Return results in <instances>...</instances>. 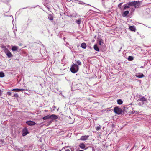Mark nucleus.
<instances>
[{
  "instance_id": "obj_1",
  "label": "nucleus",
  "mask_w": 151,
  "mask_h": 151,
  "mask_svg": "<svg viewBox=\"0 0 151 151\" xmlns=\"http://www.w3.org/2000/svg\"><path fill=\"white\" fill-rule=\"evenodd\" d=\"M139 101H140L138 103V105L141 106H143V105L146 103L147 101V99L145 97L142 96L141 95H139Z\"/></svg>"
},
{
  "instance_id": "obj_2",
  "label": "nucleus",
  "mask_w": 151,
  "mask_h": 151,
  "mask_svg": "<svg viewBox=\"0 0 151 151\" xmlns=\"http://www.w3.org/2000/svg\"><path fill=\"white\" fill-rule=\"evenodd\" d=\"M79 70V67L76 64L72 65L70 68L71 71L73 73H76Z\"/></svg>"
},
{
  "instance_id": "obj_3",
  "label": "nucleus",
  "mask_w": 151,
  "mask_h": 151,
  "mask_svg": "<svg viewBox=\"0 0 151 151\" xmlns=\"http://www.w3.org/2000/svg\"><path fill=\"white\" fill-rule=\"evenodd\" d=\"M114 111L118 114H120L123 112V111L121 109L117 107L114 108Z\"/></svg>"
},
{
  "instance_id": "obj_4",
  "label": "nucleus",
  "mask_w": 151,
  "mask_h": 151,
  "mask_svg": "<svg viewBox=\"0 0 151 151\" xmlns=\"http://www.w3.org/2000/svg\"><path fill=\"white\" fill-rule=\"evenodd\" d=\"M4 51L5 54L9 58H11L12 56V55L7 49H6Z\"/></svg>"
},
{
  "instance_id": "obj_5",
  "label": "nucleus",
  "mask_w": 151,
  "mask_h": 151,
  "mask_svg": "<svg viewBox=\"0 0 151 151\" xmlns=\"http://www.w3.org/2000/svg\"><path fill=\"white\" fill-rule=\"evenodd\" d=\"M50 119H52V120L50 122V123H51L53 122V120L56 119H58V116L52 114L50 115Z\"/></svg>"
},
{
  "instance_id": "obj_6",
  "label": "nucleus",
  "mask_w": 151,
  "mask_h": 151,
  "mask_svg": "<svg viewBox=\"0 0 151 151\" xmlns=\"http://www.w3.org/2000/svg\"><path fill=\"white\" fill-rule=\"evenodd\" d=\"M134 7L135 8H138L140 6V5L141 4V2L140 1H134Z\"/></svg>"
},
{
  "instance_id": "obj_7",
  "label": "nucleus",
  "mask_w": 151,
  "mask_h": 151,
  "mask_svg": "<svg viewBox=\"0 0 151 151\" xmlns=\"http://www.w3.org/2000/svg\"><path fill=\"white\" fill-rule=\"evenodd\" d=\"M26 124L29 125L33 126L36 124L35 123L32 121H27L26 122Z\"/></svg>"
},
{
  "instance_id": "obj_8",
  "label": "nucleus",
  "mask_w": 151,
  "mask_h": 151,
  "mask_svg": "<svg viewBox=\"0 0 151 151\" xmlns=\"http://www.w3.org/2000/svg\"><path fill=\"white\" fill-rule=\"evenodd\" d=\"M89 137L88 135L82 136L81 137L80 139L82 140H86L88 139Z\"/></svg>"
},
{
  "instance_id": "obj_9",
  "label": "nucleus",
  "mask_w": 151,
  "mask_h": 151,
  "mask_svg": "<svg viewBox=\"0 0 151 151\" xmlns=\"http://www.w3.org/2000/svg\"><path fill=\"white\" fill-rule=\"evenodd\" d=\"M22 135L23 136H26L28 133V131L27 128H24L23 129Z\"/></svg>"
},
{
  "instance_id": "obj_10",
  "label": "nucleus",
  "mask_w": 151,
  "mask_h": 151,
  "mask_svg": "<svg viewBox=\"0 0 151 151\" xmlns=\"http://www.w3.org/2000/svg\"><path fill=\"white\" fill-rule=\"evenodd\" d=\"M129 28L131 31L135 32L136 31V28L134 26H130L129 27Z\"/></svg>"
},
{
  "instance_id": "obj_11",
  "label": "nucleus",
  "mask_w": 151,
  "mask_h": 151,
  "mask_svg": "<svg viewBox=\"0 0 151 151\" xmlns=\"http://www.w3.org/2000/svg\"><path fill=\"white\" fill-rule=\"evenodd\" d=\"M136 76L138 78H140L144 77V76L142 73H139V74H137L136 75Z\"/></svg>"
},
{
  "instance_id": "obj_12",
  "label": "nucleus",
  "mask_w": 151,
  "mask_h": 151,
  "mask_svg": "<svg viewBox=\"0 0 151 151\" xmlns=\"http://www.w3.org/2000/svg\"><path fill=\"white\" fill-rule=\"evenodd\" d=\"M129 3L125 4L124 5V10H126L127 8H129Z\"/></svg>"
},
{
  "instance_id": "obj_13",
  "label": "nucleus",
  "mask_w": 151,
  "mask_h": 151,
  "mask_svg": "<svg viewBox=\"0 0 151 151\" xmlns=\"http://www.w3.org/2000/svg\"><path fill=\"white\" fill-rule=\"evenodd\" d=\"M24 89H18V88H15L14 89L12 90V91H16V92H19L21 91H24Z\"/></svg>"
},
{
  "instance_id": "obj_14",
  "label": "nucleus",
  "mask_w": 151,
  "mask_h": 151,
  "mask_svg": "<svg viewBox=\"0 0 151 151\" xmlns=\"http://www.w3.org/2000/svg\"><path fill=\"white\" fill-rule=\"evenodd\" d=\"M129 11H125L122 14V16L124 17H125L127 16L129 13Z\"/></svg>"
},
{
  "instance_id": "obj_15",
  "label": "nucleus",
  "mask_w": 151,
  "mask_h": 151,
  "mask_svg": "<svg viewBox=\"0 0 151 151\" xmlns=\"http://www.w3.org/2000/svg\"><path fill=\"white\" fill-rule=\"evenodd\" d=\"M76 1H77L78 2V3L80 4L83 5V4H85L86 5H88V6H90L89 4H86L81 1H79L78 0H76Z\"/></svg>"
},
{
  "instance_id": "obj_16",
  "label": "nucleus",
  "mask_w": 151,
  "mask_h": 151,
  "mask_svg": "<svg viewBox=\"0 0 151 151\" xmlns=\"http://www.w3.org/2000/svg\"><path fill=\"white\" fill-rule=\"evenodd\" d=\"M79 147L82 149H84L85 147V145L83 143H81L79 145Z\"/></svg>"
},
{
  "instance_id": "obj_17",
  "label": "nucleus",
  "mask_w": 151,
  "mask_h": 151,
  "mask_svg": "<svg viewBox=\"0 0 151 151\" xmlns=\"http://www.w3.org/2000/svg\"><path fill=\"white\" fill-rule=\"evenodd\" d=\"M93 48H94V49L95 50H96V51H99V49L96 44H95L94 45V46H93Z\"/></svg>"
},
{
  "instance_id": "obj_18",
  "label": "nucleus",
  "mask_w": 151,
  "mask_h": 151,
  "mask_svg": "<svg viewBox=\"0 0 151 151\" xmlns=\"http://www.w3.org/2000/svg\"><path fill=\"white\" fill-rule=\"evenodd\" d=\"M81 47L83 49H85L86 47V45L85 43H83L81 45Z\"/></svg>"
},
{
  "instance_id": "obj_19",
  "label": "nucleus",
  "mask_w": 151,
  "mask_h": 151,
  "mask_svg": "<svg viewBox=\"0 0 151 151\" xmlns=\"http://www.w3.org/2000/svg\"><path fill=\"white\" fill-rule=\"evenodd\" d=\"M43 120H46L50 119V115H47L46 116H45L42 118Z\"/></svg>"
},
{
  "instance_id": "obj_20",
  "label": "nucleus",
  "mask_w": 151,
  "mask_h": 151,
  "mask_svg": "<svg viewBox=\"0 0 151 151\" xmlns=\"http://www.w3.org/2000/svg\"><path fill=\"white\" fill-rule=\"evenodd\" d=\"M18 48V47L16 46H14L12 47V50L13 51H16Z\"/></svg>"
},
{
  "instance_id": "obj_21",
  "label": "nucleus",
  "mask_w": 151,
  "mask_h": 151,
  "mask_svg": "<svg viewBox=\"0 0 151 151\" xmlns=\"http://www.w3.org/2000/svg\"><path fill=\"white\" fill-rule=\"evenodd\" d=\"M48 19L50 20H52L53 19V17L51 14H49L48 16Z\"/></svg>"
},
{
  "instance_id": "obj_22",
  "label": "nucleus",
  "mask_w": 151,
  "mask_h": 151,
  "mask_svg": "<svg viewBox=\"0 0 151 151\" xmlns=\"http://www.w3.org/2000/svg\"><path fill=\"white\" fill-rule=\"evenodd\" d=\"M117 102L119 104L121 105L122 104L123 101L121 99H119L117 100Z\"/></svg>"
},
{
  "instance_id": "obj_23",
  "label": "nucleus",
  "mask_w": 151,
  "mask_h": 151,
  "mask_svg": "<svg viewBox=\"0 0 151 151\" xmlns=\"http://www.w3.org/2000/svg\"><path fill=\"white\" fill-rule=\"evenodd\" d=\"M5 76V75L4 73L3 72H0V77L3 78Z\"/></svg>"
},
{
  "instance_id": "obj_24",
  "label": "nucleus",
  "mask_w": 151,
  "mask_h": 151,
  "mask_svg": "<svg viewBox=\"0 0 151 151\" xmlns=\"http://www.w3.org/2000/svg\"><path fill=\"white\" fill-rule=\"evenodd\" d=\"M81 19L80 18L78 20H77L76 21V22L78 24H81Z\"/></svg>"
},
{
  "instance_id": "obj_25",
  "label": "nucleus",
  "mask_w": 151,
  "mask_h": 151,
  "mask_svg": "<svg viewBox=\"0 0 151 151\" xmlns=\"http://www.w3.org/2000/svg\"><path fill=\"white\" fill-rule=\"evenodd\" d=\"M127 59L129 61H132L133 60L134 58L132 56H129L128 58Z\"/></svg>"
},
{
  "instance_id": "obj_26",
  "label": "nucleus",
  "mask_w": 151,
  "mask_h": 151,
  "mask_svg": "<svg viewBox=\"0 0 151 151\" xmlns=\"http://www.w3.org/2000/svg\"><path fill=\"white\" fill-rule=\"evenodd\" d=\"M134 1H132V2H129V5L130 6H134Z\"/></svg>"
},
{
  "instance_id": "obj_27",
  "label": "nucleus",
  "mask_w": 151,
  "mask_h": 151,
  "mask_svg": "<svg viewBox=\"0 0 151 151\" xmlns=\"http://www.w3.org/2000/svg\"><path fill=\"white\" fill-rule=\"evenodd\" d=\"M16 150H17V151H23V149L21 148H16Z\"/></svg>"
},
{
  "instance_id": "obj_28",
  "label": "nucleus",
  "mask_w": 151,
  "mask_h": 151,
  "mask_svg": "<svg viewBox=\"0 0 151 151\" xmlns=\"http://www.w3.org/2000/svg\"><path fill=\"white\" fill-rule=\"evenodd\" d=\"M101 128V126L100 125L97 126L96 128V130L97 131L99 130Z\"/></svg>"
},
{
  "instance_id": "obj_29",
  "label": "nucleus",
  "mask_w": 151,
  "mask_h": 151,
  "mask_svg": "<svg viewBox=\"0 0 151 151\" xmlns=\"http://www.w3.org/2000/svg\"><path fill=\"white\" fill-rule=\"evenodd\" d=\"M122 3H121L120 4H119L118 5L119 8V9H122Z\"/></svg>"
},
{
  "instance_id": "obj_30",
  "label": "nucleus",
  "mask_w": 151,
  "mask_h": 151,
  "mask_svg": "<svg viewBox=\"0 0 151 151\" xmlns=\"http://www.w3.org/2000/svg\"><path fill=\"white\" fill-rule=\"evenodd\" d=\"M77 63L78 65H81V63L80 60L77 61Z\"/></svg>"
},
{
  "instance_id": "obj_31",
  "label": "nucleus",
  "mask_w": 151,
  "mask_h": 151,
  "mask_svg": "<svg viewBox=\"0 0 151 151\" xmlns=\"http://www.w3.org/2000/svg\"><path fill=\"white\" fill-rule=\"evenodd\" d=\"M103 42H102V41H100L99 42V45H101L102 44H103Z\"/></svg>"
},
{
  "instance_id": "obj_32",
  "label": "nucleus",
  "mask_w": 151,
  "mask_h": 151,
  "mask_svg": "<svg viewBox=\"0 0 151 151\" xmlns=\"http://www.w3.org/2000/svg\"><path fill=\"white\" fill-rule=\"evenodd\" d=\"M7 94L8 95H10L11 94V93L10 92H8L7 93Z\"/></svg>"
},
{
  "instance_id": "obj_33",
  "label": "nucleus",
  "mask_w": 151,
  "mask_h": 151,
  "mask_svg": "<svg viewBox=\"0 0 151 151\" xmlns=\"http://www.w3.org/2000/svg\"><path fill=\"white\" fill-rule=\"evenodd\" d=\"M14 96L15 97H17L18 96V95L17 94H15L14 95Z\"/></svg>"
},
{
  "instance_id": "obj_34",
  "label": "nucleus",
  "mask_w": 151,
  "mask_h": 151,
  "mask_svg": "<svg viewBox=\"0 0 151 151\" xmlns=\"http://www.w3.org/2000/svg\"><path fill=\"white\" fill-rule=\"evenodd\" d=\"M1 91L0 89V96L1 95Z\"/></svg>"
},
{
  "instance_id": "obj_35",
  "label": "nucleus",
  "mask_w": 151,
  "mask_h": 151,
  "mask_svg": "<svg viewBox=\"0 0 151 151\" xmlns=\"http://www.w3.org/2000/svg\"><path fill=\"white\" fill-rule=\"evenodd\" d=\"M65 151H70V150L69 149H67Z\"/></svg>"
},
{
  "instance_id": "obj_36",
  "label": "nucleus",
  "mask_w": 151,
  "mask_h": 151,
  "mask_svg": "<svg viewBox=\"0 0 151 151\" xmlns=\"http://www.w3.org/2000/svg\"><path fill=\"white\" fill-rule=\"evenodd\" d=\"M79 151H84L82 150H80Z\"/></svg>"
}]
</instances>
